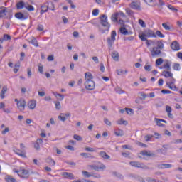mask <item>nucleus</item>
Returning a JSON list of instances; mask_svg holds the SVG:
<instances>
[{"label": "nucleus", "instance_id": "obj_1", "mask_svg": "<svg viewBox=\"0 0 182 182\" xmlns=\"http://www.w3.org/2000/svg\"><path fill=\"white\" fill-rule=\"evenodd\" d=\"M100 24L105 29L100 28V32L102 33H106L107 32H109L110 30V23L107 21V16L102 14L100 16Z\"/></svg>", "mask_w": 182, "mask_h": 182}, {"label": "nucleus", "instance_id": "obj_2", "mask_svg": "<svg viewBox=\"0 0 182 182\" xmlns=\"http://www.w3.org/2000/svg\"><path fill=\"white\" fill-rule=\"evenodd\" d=\"M146 38H157V36L156 35L154 31L149 29L146 30L144 31V33H141V35H139V38L141 39V41H142V42H145L146 41H147Z\"/></svg>", "mask_w": 182, "mask_h": 182}, {"label": "nucleus", "instance_id": "obj_3", "mask_svg": "<svg viewBox=\"0 0 182 182\" xmlns=\"http://www.w3.org/2000/svg\"><path fill=\"white\" fill-rule=\"evenodd\" d=\"M0 9V18H4V19H11L12 14H11V11H9L6 9V7L1 6Z\"/></svg>", "mask_w": 182, "mask_h": 182}, {"label": "nucleus", "instance_id": "obj_4", "mask_svg": "<svg viewBox=\"0 0 182 182\" xmlns=\"http://www.w3.org/2000/svg\"><path fill=\"white\" fill-rule=\"evenodd\" d=\"M117 35V33H116V31H112L111 32V38H107V43L109 48L113 46V43H114V41H116Z\"/></svg>", "mask_w": 182, "mask_h": 182}, {"label": "nucleus", "instance_id": "obj_5", "mask_svg": "<svg viewBox=\"0 0 182 182\" xmlns=\"http://www.w3.org/2000/svg\"><path fill=\"white\" fill-rule=\"evenodd\" d=\"M129 164L132 167H136L137 168H142L143 170H149V168L147 167V166L139 161H130Z\"/></svg>", "mask_w": 182, "mask_h": 182}, {"label": "nucleus", "instance_id": "obj_6", "mask_svg": "<svg viewBox=\"0 0 182 182\" xmlns=\"http://www.w3.org/2000/svg\"><path fill=\"white\" fill-rule=\"evenodd\" d=\"M85 89L87 90H93L95 89V81L86 80L85 82Z\"/></svg>", "mask_w": 182, "mask_h": 182}, {"label": "nucleus", "instance_id": "obj_7", "mask_svg": "<svg viewBox=\"0 0 182 182\" xmlns=\"http://www.w3.org/2000/svg\"><path fill=\"white\" fill-rule=\"evenodd\" d=\"M50 5L53 6V8H49V6H41V11H40V14H41V15H43V14H45V12H48V9H50V11H55V4H53V2H51L50 4Z\"/></svg>", "mask_w": 182, "mask_h": 182}, {"label": "nucleus", "instance_id": "obj_8", "mask_svg": "<svg viewBox=\"0 0 182 182\" xmlns=\"http://www.w3.org/2000/svg\"><path fill=\"white\" fill-rule=\"evenodd\" d=\"M14 16L19 21H26L28 19V16L23 14L22 12L16 13Z\"/></svg>", "mask_w": 182, "mask_h": 182}, {"label": "nucleus", "instance_id": "obj_9", "mask_svg": "<svg viewBox=\"0 0 182 182\" xmlns=\"http://www.w3.org/2000/svg\"><path fill=\"white\" fill-rule=\"evenodd\" d=\"M91 168L95 170V171H103V170L106 169V166L101 164L100 166L99 165H91L90 166Z\"/></svg>", "mask_w": 182, "mask_h": 182}, {"label": "nucleus", "instance_id": "obj_10", "mask_svg": "<svg viewBox=\"0 0 182 182\" xmlns=\"http://www.w3.org/2000/svg\"><path fill=\"white\" fill-rule=\"evenodd\" d=\"M14 153L23 159H26V152L25 150L16 149L14 150Z\"/></svg>", "mask_w": 182, "mask_h": 182}, {"label": "nucleus", "instance_id": "obj_11", "mask_svg": "<svg viewBox=\"0 0 182 182\" xmlns=\"http://www.w3.org/2000/svg\"><path fill=\"white\" fill-rule=\"evenodd\" d=\"M25 106H26V101H25V100H21L17 102V107L21 110V112L25 110Z\"/></svg>", "mask_w": 182, "mask_h": 182}, {"label": "nucleus", "instance_id": "obj_12", "mask_svg": "<svg viewBox=\"0 0 182 182\" xmlns=\"http://www.w3.org/2000/svg\"><path fill=\"white\" fill-rule=\"evenodd\" d=\"M171 48L174 51L180 50V43L177 41H174L171 44Z\"/></svg>", "mask_w": 182, "mask_h": 182}, {"label": "nucleus", "instance_id": "obj_13", "mask_svg": "<svg viewBox=\"0 0 182 182\" xmlns=\"http://www.w3.org/2000/svg\"><path fill=\"white\" fill-rule=\"evenodd\" d=\"M156 167L158 168H160L161 170H163L164 168H171V167H173V165L170 164H160L156 165Z\"/></svg>", "mask_w": 182, "mask_h": 182}, {"label": "nucleus", "instance_id": "obj_14", "mask_svg": "<svg viewBox=\"0 0 182 182\" xmlns=\"http://www.w3.org/2000/svg\"><path fill=\"white\" fill-rule=\"evenodd\" d=\"M42 143H43V140L42 139H37L36 141L34 143V149L37 151L41 150V146L39 144H42Z\"/></svg>", "mask_w": 182, "mask_h": 182}, {"label": "nucleus", "instance_id": "obj_15", "mask_svg": "<svg viewBox=\"0 0 182 182\" xmlns=\"http://www.w3.org/2000/svg\"><path fill=\"white\" fill-rule=\"evenodd\" d=\"M159 48L154 47L152 48V50H151V56H159V55H161V50H158Z\"/></svg>", "mask_w": 182, "mask_h": 182}, {"label": "nucleus", "instance_id": "obj_16", "mask_svg": "<svg viewBox=\"0 0 182 182\" xmlns=\"http://www.w3.org/2000/svg\"><path fill=\"white\" fill-rule=\"evenodd\" d=\"M61 176L64 177V178H68L69 180H73V173L68 172H63Z\"/></svg>", "mask_w": 182, "mask_h": 182}, {"label": "nucleus", "instance_id": "obj_17", "mask_svg": "<svg viewBox=\"0 0 182 182\" xmlns=\"http://www.w3.org/2000/svg\"><path fill=\"white\" fill-rule=\"evenodd\" d=\"M28 106L29 109H31V110H33V109L36 107V100H31L30 102H28Z\"/></svg>", "mask_w": 182, "mask_h": 182}, {"label": "nucleus", "instance_id": "obj_18", "mask_svg": "<svg viewBox=\"0 0 182 182\" xmlns=\"http://www.w3.org/2000/svg\"><path fill=\"white\" fill-rule=\"evenodd\" d=\"M82 174L85 176V177H87L89 178V177H95V178H100V176H96L93 174H90L87 171H82Z\"/></svg>", "mask_w": 182, "mask_h": 182}, {"label": "nucleus", "instance_id": "obj_19", "mask_svg": "<svg viewBox=\"0 0 182 182\" xmlns=\"http://www.w3.org/2000/svg\"><path fill=\"white\" fill-rule=\"evenodd\" d=\"M99 156L105 160H109L110 159V156L107 155V154L104 151H100L99 153Z\"/></svg>", "mask_w": 182, "mask_h": 182}, {"label": "nucleus", "instance_id": "obj_20", "mask_svg": "<svg viewBox=\"0 0 182 182\" xmlns=\"http://www.w3.org/2000/svg\"><path fill=\"white\" fill-rule=\"evenodd\" d=\"M6 92H8V87L4 86L0 94V97L1 99H5V93H6Z\"/></svg>", "mask_w": 182, "mask_h": 182}, {"label": "nucleus", "instance_id": "obj_21", "mask_svg": "<svg viewBox=\"0 0 182 182\" xmlns=\"http://www.w3.org/2000/svg\"><path fill=\"white\" fill-rule=\"evenodd\" d=\"M112 58L116 61H119V52L117 51H113L111 54Z\"/></svg>", "mask_w": 182, "mask_h": 182}, {"label": "nucleus", "instance_id": "obj_22", "mask_svg": "<svg viewBox=\"0 0 182 182\" xmlns=\"http://www.w3.org/2000/svg\"><path fill=\"white\" fill-rule=\"evenodd\" d=\"M114 134L117 137H122V136H124V132L122 129H118L114 132Z\"/></svg>", "mask_w": 182, "mask_h": 182}, {"label": "nucleus", "instance_id": "obj_23", "mask_svg": "<svg viewBox=\"0 0 182 182\" xmlns=\"http://www.w3.org/2000/svg\"><path fill=\"white\" fill-rule=\"evenodd\" d=\"M119 31L122 35H130V33H129V31H127V29L124 26L121 27L119 28Z\"/></svg>", "mask_w": 182, "mask_h": 182}, {"label": "nucleus", "instance_id": "obj_24", "mask_svg": "<svg viewBox=\"0 0 182 182\" xmlns=\"http://www.w3.org/2000/svg\"><path fill=\"white\" fill-rule=\"evenodd\" d=\"M112 176H114V177H117V178H119L120 180H123V178H124V176H123V175H122L119 172L112 171Z\"/></svg>", "mask_w": 182, "mask_h": 182}, {"label": "nucleus", "instance_id": "obj_25", "mask_svg": "<svg viewBox=\"0 0 182 182\" xmlns=\"http://www.w3.org/2000/svg\"><path fill=\"white\" fill-rule=\"evenodd\" d=\"M166 85L168 86L169 89H171V90H177V87L174 85V82H167Z\"/></svg>", "mask_w": 182, "mask_h": 182}, {"label": "nucleus", "instance_id": "obj_26", "mask_svg": "<svg viewBox=\"0 0 182 182\" xmlns=\"http://www.w3.org/2000/svg\"><path fill=\"white\" fill-rule=\"evenodd\" d=\"M26 4L25 2L21 1L16 4V8L17 9H23L25 8Z\"/></svg>", "mask_w": 182, "mask_h": 182}, {"label": "nucleus", "instance_id": "obj_27", "mask_svg": "<svg viewBox=\"0 0 182 182\" xmlns=\"http://www.w3.org/2000/svg\"><path fill=\"white\" fill-rule=\"evenodd\" d=\"M161 75L165 77H173V74L170 71H163Z\"/></svg>", "mask_w": 182, "mask_h": 182}, {"label": "nucleus", "instance_id": "obj_28", "mask_svg": "<svg viewBox=\"0 0 182 182\" xmlns=\"http://www.w3.org/2000/svg\"><path fill=\"white\" fill-rule=\"evenodd\" d=\"M53 94L54 95V96H55V97H57V99H58L59 100H63V99L65 98V96L62 94H59L56 92H53Z\"/></svg>", "mask_w": 182, "mask_h": 182}, {"label": "nucleus", "instance_id": "obj_29", "mask_svg": "<svg viewBox=\"0 0 182 182\" xmlns=\"http://www.w3.org/2000/svg\"><path fill=\"white\" fill-rule=\"evenodd\" d=\"M130 6L132 9H140V6L136 1L132 2Z\"/></svg>", "mask_w": 182, "mask_h": 182}, {"label": "nucleus", "instance_id": "obj_30", "mask_svg": "<svg viewBox=\"0 0 182 182\" xmlns=\"http://www.w3.org/2000/svg\"><path fill=\"white\" fill-rule=\"evenodd\" d=\"M85 76L86 80H93V75H92L91 73H89V72L85 73Z\"/></svg>", "mask_w": 182, "mask_h": 182}, {"label": "nucleus", "instance_id": "obj_31", "mask_svg": "<svg viewBox=\"0 0 182 182\" xmlns=\"http://www.w3.org/2000/svg\"><path fill=\"white\" fill-rule=\"evenodd\" d=\"M46 163H48V164H50V166H55L56 164V162H55V160H53L52 158L48 157L46 159Z\"/></svg>", "mask_w": 182, "mask_h": 182}, {"label": "nucleus", "instance_id": "obj_32", "mask_svg": "<svg viewBox=\"0 0 182 182\" xmlns=\"http://www.w3.org/2000/svg\"><path fill=\"white\" fill-rule=\"evenodd\" d=\"M119 16V13H114L111 16V20L112 22H117V18Z\"/></svg>", "mask_w": 182, "mask_h": 182}, {"label": "nucleus", "instance_id": "obj_33", "mask_svg": "<svg viewBox=\"0 0 182 182\" xmlns=\"http://www.w3.org/2000/svg\"><path fill=\"white\" fill-rule=\"evenodd\" d=\"M154 121L156 122L157 126L159 127H164V124H163L162 122L161 121V119L155 118Z\"/></svg>", "mask_w": 182, "mask_h": 182}, {"label": "nucleus", "instance_id": "obj_34", "mask_svg": "<svg viewBox=\"0 0 182 182\" xmlns=\"http://www.w3.org/2000/svg\"><path fill=\"white\" fill-rule=\"evenodd\" d=\"M155 48L160 49V50H163L164 48V44L161 41H157V46Z\"/></svg>", "mask_w": 182, "mask_h": 182}, {"label": "nucleus", "instance_id": "obj_35", "mask_svg": "<svg viewBox=\"0 0 182 182\" xmlns=\"http://www.w3.org/2000/svg\"><path fill=\"white\" fill-rule=\"evenodd\" d=\"M141 154L142 156H147L148 157H156V154H149V151H142Z\"/></svg>", "mask_w": 182, "mask_h": 182}, {"label": "nucleus", "instance_id": "obj_36", "mask_svg": "<svg viewBox=\"0 0 182 182\" xmlns=\"http://www.w3.org/2000/svg\"><path fill=\"white\" fill-rule=\"evenodd\" d=\"M6 181L7 182H18V181H16V179H15V178L11 176H7L6 178Z\"/></svg>", "mask_w": 182, "mask_h": 182}, {"label": "nucleus", "instance_id": "obj_37", "mask_svg": "<svg viewBox=\"0 0 182 182\" xmlns=\"http://www.w3.org/2000/svg\"><path fill=\"white\" fill-rule=\"evenodd\" d=\"M25 8L28 11H35V8L33 7V6H32L28 3L26 4Z\"/></svg>", "mask_w": 182, "mask_h": 182}, {"label": "nucleus", "instance_id": "obj_38", "mask_svg": "<svg viewBox=\"0 0 182 182\" xmlns=\"http://www.w3.org/2000/svg\"><path fill=\"white\" fill-rule=\"evenodd\" d=\"M117 124H124V126H127L129 122H127L126 120H124L123 119H121L117 121Z\"/></svg>", "mask_w": 182, "mask_h": 182}, {"label": "nucleus", "instance_id": "obj_39", "mask_svg": "<svg viewBox=\"0 0 182 182\" xmlns=\"http://www.w3.org/2000/svg\"><path fill=\"white\" fill-rule=\"evenodd\" d=\"M168 9H170L171 11H172V12H174L175 14H177V12H178V9H176L171 4H168Z\"/></svg>", "mask_w": 182, "mask_h": 182}, {"label": "nucleus", "instance_id": "obj_40", "mask_svg": "<svg viewBox=\"0 0 182 182\" xmlns=\"http://www.w3.org/2000/svg\"><path fill=\"white\" fill-rule=\"evenodd\" d=\"M80 156H82V157H85V159H90V157H92L90 153L82 152V153H80Z\"/></svg>", "mask_w": 182, "mask_h": 182}, {"label": "nucleus", "instance_id": "obj_41", "mask_svg": "<svg viewBox=\"0 0 182 182\" xmlns=\"http://www.w3.org/2000/svg\"><path fill=\"white\" fill-rule=\"evenodd\" d=\"M162 26L165 31H171L170 26H168L167 23H162Z\"/></svg>", "mask_w": 182, "mask_h": 182}, {"label": "nucleus", "instance_id": "obj_42", "mask_svg": "<svg viewBox=\"0 0 182 182\" xmlns=\"http://www.w3.org/2000/svg\"><path fill=\"white\" fill-rule=\"evenodd\" d=\"M135 180H136L137 181L139 182H146V180H144V178H143V177L136 175V176H135Z\"/></svg>", "mask_w": 182, "mask_h": 182}, {"label": "nucleus", "instance_id": "obj_43", "mask_svg": "<svg viewBox=\"0 0 182 182\" xmlns=\"http://www.w3.org/2000/svg\"><path fill=\"white\" fill-rule=\"evenodd\" d=\"M144 70H146V72H150V70H151V69H153V68L151 67V65H147L146 64L145 66L144 67Z\"/></svg>", "mask_w": 182, "mask_h": 182}, {"label": "nucleus", "instance_id": "obj_44", "mask_svg": "<svg viewBox=\"0 0 182 182\" xmlns=\"http://www.w3.org/2000/svg\"><path fill=\"white\" fill-rule=\"evenodd\" d=\"M31 43L33 45V46H36V48L39 46V45L38 44V40H36L35 38H33V39L31 40Z\"/></svg>", "mask_w": 182, "mask_h": 182}, {"label": "nucleus", "instance_id": "obj_45", "mask_svg": "<svg viewBox=\"0 0 182 182\" xmlns=\"http://www.w3.org/2000/svg\"><path fill=\"white\" fill-rule=\"evenodd\" d=\"M55 105L56 110H60V109L62 107L60 105V102L59 101L55 102Z\"/></svg>", "mask_w": 182, "mask_h": 182}, {"label": "nucleus", "instance_id": "obj_46", "mask_svg": "<svg viewBox=\"0 0 182 182\" xmlns=\"http://www.w3.org/2000/svg\"><path fill=\"white\" fill-rule=\"evenodd\" d=\"M156 36H159V38H165L166 36L164 34L161 33V31H156Z\"/></svg>", "mask_w": 182, "mask_h": 182}, {"label": "nucleus", "instance_id": "obj_47", "mask_svg": "<svg viewBox=\"0 0 182 182\" xmlns=\"http://www.w3.org/2000/svg\"><path fill=\"white\" fill-rule=\"evenodd\" d=\"M163 63V58H158L156 60V66H160V65H161Z\"/></svg>", "mask_w": 182, "mask_h": 182}, {"label": "nucleus", "instance_id": "obj_48", "mask_svg": "<svg viewBox=\"0 0 182 182\" xmlns=\"http://www.w3.org/2000/svg\"><path fill=\"white\" fill-rule=\"evenodd\" d=\"M20 174H22V176H28V174H29V171L23 169L21 171Z\"/></svg>", "mask_w": 182, "mask_h": 182}, {"label": "nucleus", "instance_id": "obj_49", "mask_svg": "<svg viewBox=\"0 0 182 182\" xmlns=\"http://www.w3.org/2000/svg\"><path fill=\"white\" fill-rule=\"evenodd\" d=\"M2 39L3 41H11V36L8 34H4Z\"/></svg>", "mask_w": 182, "mask_h": 182}, {"label": "nucleus", "instance_id": "obj_50", "mask_svg": "<svg viewBox=\"0 0 182 182\" xmlns=\"http://www.w3.org/2000/svg\"><path fill=\"white\" fill-rule=\"evenodd\" d=\"M164 69H166V70H171V67L170 66V63H166L164 65Z\"/></svg>", "mask_w": 182, "mask_h": 182}, {"label": "nucleus", "instance_id": "obj_51", "mask_svg": "<svg viewBox=\"0 0 182 182\" xmlns=\"http://www.w3.org/2000/svg\"><path fill=\"white\" fill-rule=\"evenodd\" d=\"M75 140H77V141H82V139L80 135L74 134L73 136Z\"/></svg>", "mask_w": 182, "mask_h": 182}, {"label": "nucleus", "instance_id": "obj_52", "mask_svg": "<svg viewBox=\"0 0 182 182\" xmlns=\"http://www.w3.org/2000/svg\"><path fill=\"white\" fill-rule=\"evenodd\" d=\"M38 72L41 75H43V65H42V64H39L38 65Z\"/></svg>", "mask_w": 182, "mask_h": 182}, {"label": "nucleus", "instance_id": "obj_53", "mask_svg": "<svg viewBox=\"0 0 182 182\" xmlns=\"http://www.w3.org/2000/svg\"><path fill=\"white\" fill-rule=\"evenodd\" d=\"M139 23L142 28H146V23L144 22V21H143V19H139Z\"/></svg>", "mask_w": 182, "mask_h": 182}, {"label": "nucleus", "instance_id": "obj_54", "mask_svg": "<svg viewBox=\"0 0 182 182\" xmlns=\"http://www.w3.org/2000/svg\"><path fill=\"white\" fill-rule=\"evenodd\" d=\"M104 123H105L107 126H112V122L107 118H104Z\"/></svg>", "mask_w": 182, "mask_h": 182}, {"label": "nucleus", "instance_id": "obj_55", "mask_svg": "<svg viewBox=\"0 0 182 182\" xmlns=\"http://www.w3.org/2000/svg\"><path fill=\"white\" fill-rule=\"evenodd\" d=\"M173 70H180V64L179 63H174L173 64Z\"/></svg>", "mask_w": 182, "mask_h": 182}, {"label": "nucleus", "instance_id": "obj_56", "mask_svg": "<svg viewBox=\"0 0 182 182\" xmlns=\"http://www.w3.org/2000/svg\"><path fill=\"white\" fill-rule=\"evenodd\" d=\"M125 110H126L127 114H133V113H134L133 109H132V108H125Z\"/></svg>", "mask_w": 182, "mask_h": 182}, {"label": "nucleus", "instance_id": "obj_57", "mask_svg": "<svg viewBox=\"0 0 182 182\" xmlns=\"http://www.w3.org/2000/svg\"><path fill=\"white\" fill-rule=\"evenodd\" d=\"M92 15L93 16H97L99 15V9H95L92 11Z\"/></svg>", "mask_w": 182, "mask_h": 182}, {"label": "nucleus", "instance_id": "obj_58", "mask_svg": "<svg viewBox=\"0 0 182 182\" xmlns=\"http://www.w3.org/2000/svg\"><path fill=\"white\" fill-rule=\"evenodd\" d=\"M62 114H61L60 115L58 116L59 120H61V122H66V117H63L62 116Z\"/></svg>", "mask_w": 182, "mask_h": 182}, {"label": "nucleus", "instance_id": "obj_59", "mask_svg": "<svg viewBox=\"0 0 182 182\" xmlns=\"http://www.w3.org/2000/svg\"><path fill=\"white\" fill-rule=\"evenodd\" d=\"M161 93H163L164 95H170V93H171V91L168 90H162Z\"/></svg>", "mask_w": 182, "mask_h": 182}, {"label": "nucleus", "instance_id": "obj_60", "mask_svg": "<svg viewBox=\"0 0 182 182\" xmlns=\"http://www.w3.org/2000/svg\"><path fill=\"white\" fill-rule=\"evenodd\" d=\"M146 181H147V182H159V181H157L156 179L152 178H151V177L146 178Z\"/></svg>", "mask_w": 182, "mask_h": 182}, {"label": "nucleus", "instance_id": "obj_61", "mask_svg": "<svg viewBox=\"0 0 182 182\" xmlns=\"http://www.w3.org/2000/svg\"><path fill=\"white\" fill-rule=\"evenodd\" d=\"M37 31H43V25H42V24L38 25Z\"/></svg>", "mask_w": 182, "mask_h": 182}, {"label": "nucleus", "instance_id": "obj_62", "mask_svg": "<svg viewBox=\"0 0 182 182\" xmlns=\"http://www.w3.org/2000/svg\"><path fill=\"white\" fill-rule=\"evenodd\" d=\"M100 70H101L102 73L105 72V65L102 63L100 64Z\"/></svg>", "mask_w": 182, "mask_h": 182}, {"label": "nucleus", "instance_id": "obj_63", "mask_svg": "<svg viewBox=\"0 0 182 182\" xmlns=\"http://www.w3.org/2000/svg\"><path fill=\"white\" fill-rule=\"evenodd\" d=\"M85 150L86 151H90V152H91V153H93V151H95V149H93V148H90V147H86V148L85 149Z\"/></svg>", "mask_w": 182, "mask_h": 182}, {"label": "nucleus", "instance_id": "obj_64", "mask_svg": "<svg viewBox=\"0 0 182 182\" xmlns=\"http://www.w3.org/2000/svg\"><path fill=\"white\" fill-rule=\"evenodd\" d=\"M166 109L167 113H171V111H172L171 107H170V106H168V105H166Z\"/></svg>", "mask_w": 182, "mask_h": 182}]
</instances>
